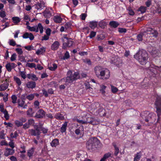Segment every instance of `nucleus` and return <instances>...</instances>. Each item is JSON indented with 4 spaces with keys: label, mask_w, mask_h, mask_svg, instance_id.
I'll use <instances>...</instances> for the list:
<instances>
[{
    "label": "nucleus",
    "mask_w": 161,
    "mask_h": 161,
    "mask_svg": "<svg viewBox=\"0 0 161 161\" xmlns=\"http://www.w3.org/2000/svg\"><path fill=\"white\" fill-rule=\"evenodd\" d=\"M140 120L141 122L144 123L145 121L149 123H153L157 118L155 114L149 113L148 111L142 112L140 114Z\"/></svg>",
    "instance_id": "f257e3e1"
},
{
    "label": "nucleus",
    "mask_w": 161,
    "mask_h": 161,
    "mask_svg": "<svg viewBox=\"0 0 161 161\" xmlns=\"http://www.w3.org/2000/svg\"><path fill=\"white\" fill-rule=\"evenodd\" d=\"M134 57L138 60L139 62L141 64L144 65L147 63L148 58V55L146 51L143 50L139 51L134 56Z\"/></svg>",
    "instance_id": "f03ea898"
},
{
    "label": "nucleus",
    "mask_w": 161,
    "mask_h": 161,
    "mask_svg": "<svg viewBox=\"0 0 161 161\" xmlns=\"http://www.w3.org/2000/svg\"><path fill=\"white\" fill-rule=\"evenodd\" d=\"M80 78L79 73L78 72H75L74 74L71 70H69L67 73L66 78V81L67 83H72L75 80H77Z\"/></svg>",
    "instance_id": "7ed1b4c3"
},
{
    "label": "nucleus",
    "mask_w": 161,
    "mask_h": 161,
    "mask_svg": "<svg viewBox=\"0 0 161 161\" xmlns=\"http://www.w3.org/2000/svg\"><path fill=\"white\" fill-rule=\"evenodd\" d=\"M100 143V141L96 137L91 138L86 142V146L89 150H93L97 147Z\"/></svg>",
    "instance_id": "20e7f679"
},
{
    "label": "nucleus",
    "mask_w": 161,
    "mask_h": 161,
    "mask_svg": "<svg viewBox=\"0 0 161 161\" xmlns=\"http://www.w3.org/2000/svg\"><path fill=\"white\" fill-rule=\"evenodd\" d=\"M161 71V66L159 67L156 66L154 64H151L149 67L148 72L153 76H155L156 73Z\"/></svg>",
    "instance_id": "39448f33"
},
{
    "label": "nucleus",
    "mask_w": 161,
    "mask_h": 161,
    "mask_svg": "<svg viewBox=\"0 0 161 161\" xmlns=\"http://www.w3.org/2000/svg\"><path fill=\"white\" fill-rule=\"evenodd\" d=\"M62 40L63 42V48L64 49H66L67 47H71L73 44V41L70 39H68L67 35L64 36Z\"/></svg>",
    "instance_id": "423d86ee"
},
{
    "label": "nucleus",
    "mask_w": 161,
    "mask_h": 161,
    "mask_svg": "<svg viewBox=\"0 0 161 161\" xmlns=\"http://www.w3.org/2000/svg\"><path fill=\"white\" fill-rule=\"evenodd\" d=\"M155 105L156 108V113L158 116V119H160L161 114V97H158L156 98Z\"/></svg>",
    "instance_id": "0eeeda50"
},
{
    "label": "nucleus",
    "mask_w": 161,
    "mask_h": 161,
    "mask_svg": "<svg viewBox=\"0 0 161 161\" xmlns=\"http://www.w3.org/2000/svg\"><path fill=\"white\" fill-rule=\"evenodd\" d=\"M27 28L31 31H35L37 32L39 31V30L40 31V33H42L43 31V28L41 23H39L37 25L34 26L33 27H31L30 26H27Z\"/></svg>",
    "instance_id": "6e6552de"
},
{
    "label": "nucleus",
    "mask_w": 161,
    "mask_h": 161,
    "mask_svg": "<svg viewBox=\"0 0 161 161\" xmlns=\"http://www.w3.org/2000/svg\"><path fill=\"white\" fill-rule=\"evenodd\" d=\"M100 76L102 77V79H107L109 78L110 76V73L109 70L106 69H102L100 72Z\"/></svg>",
    "instance_id": "1a4fd4ad"
},
{
    "label": "nucleus",
    "mask_w": 161,
    "mask_h": 161,
    "mask_svg": "<svg viewBox=\"0 0 161 161\" xmlns=\"http://www.w3.org/2000/svg\"><path fill=\"white\" fill-rule=\"evenodd\" d=\"M35 130L31 129L29 130V133L32 136H37V138L38 139L39 136L40 134V129L38 126H35Z\"/></svg>",
    "instance_id": "9d476101"
},
{
    "label": "nucleus",
    "mask_w": 161,
    "mask_h": 161,
    "mask_svg": "<svg viewBox=\"0 0 161 161\" xmlns=\"http://www.w3.org/2000/svg\"><path fill=\"white\" fill-rule=\"evenodd\" d=\"M147 37H149L151 34L154 37H157L158 35V33L157 31L154 30L152 28H148L147 29Z\"/></svg>",
    "instance_id": "9b49d317"
},
{
    "label": "nucleus",
    "mask_w": 161,
    "mask_h": 161,
    "mask_svg": "<svg viewBox=\"0 0 161 161\" xmlns=\"http://www.w3.org/2000/svg\"><path fill=\"white\" fill-rule=\"evenodd\" d=\"M85 121L86 122V124L90 123L93 125H96L98 122V121H97V120L94 118L91 117L87 116L86 118V120H85Z\"/></svg>",
    "instance_id": "f8f14e48"
},
{
    "label": "nucleus",
    "mask_w": 161,
    "mask_h": 161,
    "mask_svg": "<svg viewBox=\"0 0 161 161\" xmlns=\"http://www.w3.org/2000/svg\"><path fill=\"white\" fill-rule=\"evenodd\" d=\"M46 113L42 109H40L37 112L36 117L37 118H43L45 117Z\"/></svg>",
    "instance_id": "ddd939ff"
},
{
    "label": "nucleus",
    "mask_w": 161,
    "mask_h": 161,
    "mask_svg": "<svg viewBox=\"0 0 161 161\" xmlns=\"http://www.w3.org/2000/svg\"><path fill=\"white\" fill-rule=\"evenodd\" d=\"M16 66V64L14 63H8L6 64L5 67L7 71H11L12 69L15 68Z\"/></svg>",
    "instance_id": "4468645a"
},
{
    "label": "nucleus",
    "mask_w": 161,
    "mask_h": 161,
    "mask_svg": "<svg viewBox=\"0 0 161 161\" xmlns=\"http://www.w3.org/2000/svg\"><path fill=\"white\" fill-rule=\"evenodd\" d=\"M62 20L60 14H57L53 17V20L56 23H61Z\"/></svg>",
    "instance_id": "2eb2a0df"
},
{
    "label": "nucleus",
    "mask_w": 161,
    "mask_h": 161,
    "mask_svg": "<svg viewBox=\"0 0 161 161\" xmlns=\"http://www.w3.org/2000/svg\"><path fill=\"white\" fill-rule=\"evenodd\" d=\"M22 37L24 38H29L31 40H33L34 37V36L31 33L27 32L25 33L22 36Z\"/></svg>",
    "instance_id": "dca6fc26"
},
{
    "label": "nucleus",
    "mask_w": 161,
    "mask_h": 161,
    "mask_svg": "<svg viewBox=\"0 0 161 161\" xmlns=\"http://www.w3.org/2000/svg\"><path fill=\"white\" fill-rule=\"evenodd\" d=\"M147 32L146 30V31H144V32L141 33L139 34L137 36V40L139 41H142L144 37H147Z\"/></svg>",
    "instance_id": "f3484780"
},
{
    "label": "nucleus",
    "mask_w": 161,
    "mask_h": 161,
    "mask_svg": "<svg viewBox=\"0 0 161 161\" xmlns=\"http://www.w3.org/2000/svg\"><path fill=\"white\" fill-rule=\"evenodd\" d=\"M60 45V43L58 41H56L54 42L52 44L51 49L53 50H56L58 49Z\"/></svg>",
    "instance_id": "a211bd4d"
},
{
    "label": "nucleus",
    "mask_w": 161,
    "mask_h": 161,
    "mask_svg": "<svg viewBox=\"0 0 161 161\" xmlns=\"http://www.w3.org/2000/svg\"><path fill=\"white\" fill-rule=\"evenodd\" d=\"M45 6V3L44 2L41 1L40 3H37L35 5V8L37 9H42Z\"/></svg>",
    "instance_id": "6ab92c4d"
},
{
    "label": "nucleus",
    "mask_w": 161,
    "mask_h": 161,
    "mask_svg": "<svg viewBox=\"0 0 161 161\" xmlns=\"http://www.w3.org/2000/svg\"><path fill=\"white\" fill-rule=\"evenodd\" d=\"M14 153V150L12 149L8 148H7L6 149L5 151L4 155L6 156H8L11 155V154H13Z\"/></svg>",
    "instance_id": "aec40b11"
},
{
    "label": "nucleus",
    "mask_w": 161,
    "mask_h": 161,
    "mask_svg": "<svg viewBox=\"0 0 161 161\" xmlns=\"http://www.w3.org/2000/svg\"><path fill=\"white\" fill-rule=\"evenodd\" d=\"M120 59L117 56H115L114 58H112L110 61V62L112 64H115L116 65H119V61Z\"/></svg>",
    "instance_id": "412c9836"
},
{
    "label": "nucleus",
    "mask_w": 161,
    "mask_h": 161,
    "mask_svg": "<svg viewBox=\"0 0 161 161\" xmlns=\"http://www.w3.org/2000/svg\"><path fill=\"white\" fill-rule=\"evenodd\" d=\"M9 84L7 82H5L0 85V91H4L8 88Z\"/></svg>",
    "instance_id": "4be33fe9"
},
{
    "label": "nucleus",
    "mask_w": 161,
    "mask_h": 161,
    "mask_svg": "<svg viewBox=\"0 0 161 161\" xmlns=\"http://www.w3.org/2000/svg\"><path fill=\"white\" fill-rule=\"evenodd\" d=\"M36 83L34 81L28 82L26 84V86L29 88H34L36 87Z\"/></svg>",
    "instance_id": "5701e85b"
},
{
    "label": "nucleus",
    "mask_w": 161,
    "mask_h": 161,
    "mask_svg": "<svg viewBox=\"0 0 161 161\" xmlns=\"http://www.w3.org/2000/svg\"><path fill=\"white\" fill-rule=\"evenodd\" d=\"M102 67L101 66H96L95 68V72L96 75L98 77L100 75Z\"/></svg>",
    "instance_id": "b1692460"
},
{
    "label": "nucleus",
    "mask_w": 161,
    "mask_h": 161,
    "mask_svg": "<svg viewBox=\"0 0 161 161\" xmlns=\"http://www.w3.org/2000/svg\"><path fill=\"white\" fill-rule=\"evenodd\" d=\"M84 128L82 125L80 126L78 129L75 130V133L77 135L83 133Z\"/></svg>",
    "instance_id": "393cba45"
},
{
    "label": "nucleus",
    "mask_w": 161,
    "mask_h": 161,
    "mask_svg": "<svg viewBox=\"0 0 161 161\" xmlns=\"http://www.w3.org/2000/svg\"><path fill=\"white\" fill-rule=\"evenodd\" d=\"M58 67L57 64L55 63H53L51 64H48V67L49 69L51 71H54Z\"/></svg>",
    "instance_id": "a878e982"
},
{
    "label": "nucleus",
    "mask_w": 161,
    "mask_h": 161,
    "mask_svg": "<svg viewBox=\"0 0 161 161\" xmlns=\"http://www.w3.org/2000/svg\"><path fill=\"white\" fill-rule=\"evenodd\" d=\"M107 88V86H105L104 85H100V89L99 90V91L101 92L102 94L103 95H105V93H106V91L105 90Z\"/></svg>",
    "instance_id": "bb28decb"
},
{
    "label": "nucleus",
    "mask_w": 161,
    "mask_h": 161,
    "mask_svg": "<svg viewBox=\"0 0 161 161\" xmlns=\"http://www.w3.org/2000/svg\"><path fill=\"white\" fill-rule=\"evenodd\" d=\"M18 103L19 106H20V107H22L24 108H26L27 106V105H25V102L24 101L22 100H18Z\"/></svg>",
    "instance_id": "cd10ccee"
},
{
    "label": "nucleus",
    "mask_w": 161,
    "mask_h": 161,
    "mask_svg": "<svg viewBox=\"0 0 161 161\" xmlns=\"http://www.w3.org/2000/svg\"><path fill=\"white\" fill-rule=\"evenodd\" d=\"M45 48L44 47H42L40 49L36 50V53L38 55L42 54H43L45 52Z\"/></svg>",
    "instance_id": "c85d7f7f"
},
{
    "label": "nucleus",
    "mask_w": 161,
    "mask_h": 161,
    "mask_svg": "<svg viewBox=\"0 0 161 161\" xmlns=\"http://www.w3.org/2000/svg\"><path fill=\"white\" fill-rule=\"evenodd\" d=\"M52 147H56L59 144V140L58 139H55L51 143Z\"/></svg>",
    "instance_id": "c756f323"
},
{
    "label": "nucleus",
    "mask_w": 161,
    "mask_h": 161,
    "mask_svg": "<svg viewBox=\"0 0 161 161\" xmlns=\"http://www.w3.org/2000/svg\"><path fill=\"white\" fill-rule=\"evenodd\" d=\"M54 117L57 119L63 120L64 119V117L63 114L60 113H57L55 114Z\"/></svg>",
    "instance_id": "7c9ffc66"
},
{
    "label": "nucleus",
    "mask_w": 161,
    "mask_h": 161,
    "mask_svg": "<svg viewBox=\"0 0 161 161\" xmlns=\"http://www.w3.org/2000/svg\"><path fill=\"white\" fill-rule=\"evenodd\" d=\"M67 125H68V122H66V121L62 125V126L61 128V129H60V131H61V132H65V131L66 130V128H67Z\"/></svg>",
    "instance_id": "2f4dec72"
},
{
    "label": "nucleus",
    "mask_w": 161,
    "mask_h": 161,
    "mask_svg": "<svg viewBox=\"0 0 161 161\" xmlns=\"http://www.w3.org/2000/svg\"><path fill=\"white\" fill-rule=\"evenodd\" d=\"M109 25L110 26H112V27H114V28H116V27L118 26L119 24L117 22L113 20V21H110L109 22Z\"/></svg>",
    "instance_id": "473e14b6"
},
{
    "label": "nucleus",
    "mask_w": 161,
    "mask_h": 161,
    "mask_svg": "<svg viewBox=\"0 0 161 161\" xmlns=\"http://www.w3.org/2000/svg\"><path fill=\"white\" fill-rule=\"evenodd\" d=\"M34 148L33 147L31 148L27 151V155L30 158H31L34 152Z\"/></svg>",
    "instance_id": "72a5a7b5"
},
{
    "label": "nucleus",
    "mask_w": 161,
    "mask_h": 161,
    "mask_svg": "<svg viewBox=\"0 0 161 161\" xmlns=\"http://www.w3.org/2000/svg\"><path fill=\"white\" fill-rule=\"evenodd\" d=\"M12 20L13 22L15 24H18L21 20V19H20L19 17H13L12 18Z\"/></svg>",
    "instance_id": "f704fd0d"
},
{
    "label": "nucleus",
    "mask_w": 161,
    "mask_h": 161,
    "mask_svg": "<svg viewBox=\"0 0 161 161\" xmlns=\"http://www.w3.org/2000/svg\"><path fill=\"white\" fill-rule=\"evenodd\" d=\"M97 22L94 21H91L90 22L89 26L92 29H94L97 27Z\"/></svg>",
    "instance_id": "c9c22d12"
},
{
    "label": "nucleus",
    "mask_w": 161,
    "mask_h": 161,
    "mask_svg": "<svg viewBox=\"0 0 161 161\" xmlns=\"http://www.w3.org/2000/svg\"><path fill=\"white\" fill-rule=\"evenodd\" d=\"M44 15L45 17L49 18L52 15V14L50 11L49 10H46L44 12Z\"/></svg>",
    "instance_id": "e433bc0d"
},
{
    "label": "nucleus",
    "mask_w": 161,
    "mask_h": 161,
    "mask_svg": "<svg viewBox=\"0 0 161 161\" xmlns=\"http://www.w3.org/2000/svg\"><path fill=\"white\" fill-rule=\"evenodd\" d=\"M141 157V152H138L137 153L134 158V161H138L140 159Z\"/></svg>",
    "instance_id": "4c0bfd02"
},
{
    "label": "nucleus",
    "mask_w": 161,
    "mask_h": 161,
    "mask_svg": "<svg viewBox=\"0 0 161 161\" xmlns=\"http://www.w3.org/2000/svg\"><path fill=\"white\" fill-rule=\"evenodd\" d=\"M14 78L16 83H17L19 86L21 85L22 83V82L19 78H18V77H16V76H14Z\"/></svg>",
    "instance_id": "58836bf2"
},
{
    "label": "nucleus",
    "mask_w": 161,
    "mask_h": 161,
    "mask_svg": "<svg viewBox=\"0 0 161 161\" xmlns=\"http://www.w3.org/2000/svg\"><path fill=\"white\" fill-rule=\"evenodd\" d=\"M27 67H28L29 68H35L36 69V65L35 63H27L26 64Z\"/></svg>",
    "instance_id": "ea45409f"
},
{
    "label": "nucleus",
    "mask_w": 161,
    "mask_h": 161,
    "mask_svg": "<svg viewBox=\"0 0 161 161\" xmlns=\"http://www.w3.org/2000/svg\"><path fill=\"white\" fill-rule=\"evenodd\" d=\"M14 123L15 125L18 127H21L23 125V124H22V122H21L20 120H16L14 121Z\"/></svg>",
    "instance_id": "a19ab883"
},
{
    "label": "nucleus",
    "mask_w": 161,
    "mask_h": 161,
    "mask_svg": "<svg viewBox=\"0 0 161 161\" xmlns=\"http://www.w3.org/2000/svg\"><path fill=\"white\" fill-rule=\"evenodd\" d=\"M147 9V7L145 6H141L138 9V11H140L141 13H143L145 12Z\"/></svg>",
    "instance_id": "79ce46f5"
},
{
    "label": "nucleus",
    "mask_w": 161,
    "mask_h": 161,
    "mask_svg": "<svg viewBox=\"0 0 161 161\" xmlns=\"http://www.w3.org/2000/svg\"><path fill=\"white\" fill-rule=\"evenodd\" d=\"M106 25H107V23L103 20L100 22L99 23V26L103 28H104Z\"/></svg>",
    "instance_id": "37998d69"
},
{
    "label": "nucleus",
    "mask_w": 161,
    "mask_h": 161,
    "mask_svg": "<svg viewBox=\"0 0 161 161\" xmlns=\"http://www.w3.org/2000/svg\"><path fill=\"white\" fill-rule=\"evenodd\" d=\"M4 117L6 119H9L10 116L8 113V111L5 109L4 112Z\"/></svg>",
    "instance_id": "c03bdc74"
},
{
    "label": "nucleus",
    "mask_w": 161,
    "mask_h": 161,
    "mask_svg": "<svg viewBox=\"0 0 161 161\" xmlns=\"http://www.w3.org/2000/svg\"><path fill=\"white\" fill-rule=\"evenodd\" d=\"M111 90L113 93H115L118 91V89L117 87H114L112 85H111Z\"/></svg>",
    "instance_id": "a18cd8bd"
},
{
    "label": "nucleus",
    "mask_w": 161,
    "mask_h": 161,
    "mask_svg": "<svg viewBox=\"0 0 161 161\" xmlns=\"http://www.w3.org/2000/svg\"><path fill=\"white\" fill-rule=\"evenodd\" d=\"M19 74L22 78L24 79H25L26 78V76L25 74V72H24V71H19Z\"/></svg>",
    "instance_id": "49530a36"
},
{
    "label": "nucleus",
    "mask_w": 161,
    "mask_h": 161,
    "mask_svg": "<svg viewBox=\"0 0 161 161\" xmlns=\"http://www.w3.org/2000/svg\"><path fill=\"white\" fill-rule=\"evenodd\" d=\"M34 97L35 94H31L27 96L26 98L29 100H32L33 99Z\"/></svg>",
    "instance_id": "de8ad7c7"
},
{
    "label": "nucleus",
    "mask_w": 161,
    "mask_h": 161,
    "mask_svg": "<svg viewBox=\"0 0 161 161\" xmlns=\"http://www.w3.org/2000/svg\"><path fill=\"white\" fill-rule=\"evenodd\" d=\"M27 115L29 116H32L33 114L32 109L31 108H29L27 111Z\"/></svg>",
    "instance_id": "09e8293b"
},
{
    "label": "nucleus",
    "mask_w": 161,
    "mask_h": 161,
    "mask_svg": "<svg viewBox=\"0 0 161 161\" xmlns=\"http://www.w3.org/2000/svg\"><path fill=\"white\" fill-rule=\"evenodd\" d=\"M114 146L115 150V152H114V155L117 156L118 154V153H119V148L116 146V145H114Z\"/></svg>",
    "instance_id": "8fccbe9b"
},
{
    "label": "nucleus",
    "mask_w": 161,
    "mask_h": 161,
    "mask_svg": "<svg viewBox=\"0 0 161 161\" xmlns=\"http://www.w3.org/2000/svg\"><path fill=\"white\" fill-rule=\"evenodd\" d=\"M12 102L13 103H16L17 98L15 95H13L11 97Z\"/></svg>",
    "instance_id": "3c124183"
},
{
    "label": "nucleus",
    "mask_w": 161,
    "mask_h": 161,
    "mask_svg": "<svg viewBox=\"0 0 161 161\" xmlns=\"http://www.w3.org/2000/svg\"><path fill=\"white\" fill-rule=\"evenodd\" d=\"M127 10L128 11V13L129 15H134L135 13L130 7H129L128 8H127Z\"/></svg>",
    "instance_id": "603ef678"
},
{
    "label": "nucleus",
    "mask_w": 161,
    "mask_h": 161,
    "mask_svg": "<svg viewBox=\"0 0 161 161\" xmlns=\"http://www.w3.org/2000/svg\"><path fill=\"white\" fill-rule=\"evenodd\" d=\"M70 57V56L69 53V52L68 51H67L65 53L63 56V59H64V60H65V59H68V58H69Z\"/></svg>",
    "instance_id": "864d4df0"
},
{
    "label": "nucleus",
    "mask_w": 161,
    "mask_h": 161,
    "mask_svg": "<svg viewBox=\"0 0 161 161\" xmlns=\"http://www.w3.org/2000/svg\"><path fill=\"white\" fill-rule=\"evenodd\" d=\"M9 44L10 46H14L16 44V42L13 40H10L9 41Z\"/></svg>",
    "instance_id": "5fc2aeb1"
},
{
    "label": "nucleus",
    "mask_w": 161,
    "mask_h": 161,
    "mask_svg": "<svg viewBox=\"0 0 161 161\" xmlns=\"http://www.w3.org/2000/svg\"><path fill=\"white\" fill-rule=\"evenodd\" d=\"M16 56L17 55L16 53H13V54H12L10 58L11 61H13L16 60Z\"/></svg>",
    "instance_id": "6e6d98bb"
},
{
    "label": "nucleus",
    "mask_w": 161,
    "mask_h": 161,
    "mask_svg": "<svg viewBox=\"0 0 161 161\" xmlns=\"http://www.w3.org/2000/svg\"><path fill=\"white\" fill-rule=\"evenodd\" d=\"M6 16V14L5 11L3 10H1L0 11V17L2 18L5 17Z\"/></svg>",
    "instance_id": "4d7b16f0"
},
{
    "label": "nucleus",
    "mask_w": 161,
    "mask_h": 161,
    "mask_svg": "<svg viewBox=\"0 0 161 161\" xmlns=\"http://www.w3.org/2000/svg\"><path fill=\"white\" fill-rule=\"evenodd\" d=\"M18 135V133L17 131H15L14 133H11L10 135V136L11 138H16Z\"/></svg>",
    "instance_id": "13d9d810"
},
{
    "label": "nucleus",
    "mask_w": 161,
    "mask_h": 161,
    "mask_svg": "<svg viewBox=\"0 0 161 161\" xmlns=\"http://www.w3.org/2000/svg\"><path fill=\"white\" fill-rule=\"evenodd\" d=\"M29 128V125L28 121L27 122H26L24 124H23V128L24 129H26Z\"/></svg>",
    "instance_id": "bf43d9fd"
},
{
    "label": "nucleus",
    "mask_w": 161,
    "mask_h": 161,
    "mask_svg": "<svg viewBox=\"0 0 161 161\" xmlns=\"http://www.w3.org/2000/svg\"><path fill=\"white\" fill-rule=\"evenodd\" d=\"M28 121L29 127L30 125H33L35 123V121L33 119H29Z\"/></svg>",
    "instance_id": "052dcab7"
},
{
    "label": "nucleus",
    "mask_w": 161,
    "mask_h": 161,
    "mask_svg": "<svg viewBox=\"0 0 161 161\" xmlns=\"http://www.w3.org/2000/svg\"><path fill=\"white\" fill-rule=\"evenodd\" d=\"M95 36H96V32L92 31L91 32L89 37L90 38H92V37H95Z\"/></svg>",
    "instance_id": "680f3d73"
},
{
    "label": "nucleus",
    "mask_w": 161,
    "mask_h": 161,
    "mask_svg": "<svg viewBox=\"0 0 161 161\" xmlns=\"http://www.w3.org/2000/svg\"><path fill=\"white\" fill-rule=\"evenodd\" d=\"M105 38V36L103 34H100L97 36V40H103Z\"/></svg>",
    "instance_id": "e2e57ef3"
},
{
    "label": "nucleus",
    "mask_w": 161,
    "mask_h": 161,
    "mask_svg": "<svg viewBox=\"0 0 161 161\" xmlns=\"http://www.w3.org/2000/svg\"><path fill=\"white\" fill-rule=\"evenodd\" d=\"M4 125H6V127L8 128V127H13V124L12 123H10V122H8L7 123L6 122H4Z\"/></svg>",
    "instance_id": "0e129e2a"
},
{
    "label": "nucleus",
    "mask_w": 161,
    "mask_h": 161,
    "mask_svg": "<svg viewBox=\"0 0 161 161\" xmlns=\"http://www.w3.org/2000/svg\"><path fill=\"white\" fill-rule=\"evenodd\" d=\"M87 16V15L86 14H85V13H83V14H82L80 15V18L82 20H85Z\"/></svg>",
    "instance_id": "69168bd1"
},
{
    "label": "nucleus",
    "mask_w": 161,
    "mask_h": 161,
    "mask_svg": "<svg viewBox=\"0 0 161 161\" xmlns=\"http://www.w3.org/2000/svg\"><path fill=\"white\" fill-rule=\"evenodd\" d=\"M77 121L79 123L81 124H86V120H79V119H77Z\"/></svg>",
    "instance_id": "338daca9"
},
{
    "label": "nucleus",
    "mask_w": 161,
    "mask_h": 161,
    "mask_svg": "<svg viewBox=\"0 0 161 161\" xmlns=\"http://www.w3.org/2000/svg\"><path fill=\"white\" fill-rule=\"evenodd\" d=\"M9 145L12 148L11 149H13V148L14 147V143L13 141L9 142Z\"/></svg>",
    "instance_id": "774afa93"
}]
</instances>
